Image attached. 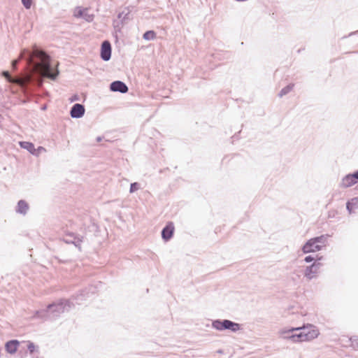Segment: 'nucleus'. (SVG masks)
<instances>
[{
    "label": "nucleus",
    "mask_w": 358,
    "mask_h": 358,
    "mask_svg": "<svg viewBox=\"0 0 358 358\" xmlns=\"http://www.w3.org/2000/svg\"><path fill=\"white\" fill-rule=\"evenodd\" d=\"M347 209H348L350 212H351V208H350V202H348V203H347Z\"/></svg>",
    "instance_id": "31"
},
{
    "label": "nucleus",
    "mask_w": 358,
    "mask_h": 358,
    "mask_svg": "<svg viewBox=\"0 0 358 358\" xmlns=\"http://www.w3.org/2000/svg\"><path fill=\"white\" fill-rule=\"evenodd\" d=\"M19 343V341L17 340H11L8 341L5 345L6 351L10 354L15 353L17 350Z\"/></svg>",
    "instance_id": "15"
},
{
    "label": "nucleus",
    "mask_w": 358,
    "mask_h": 358,
    "mask_svg": "<svg viewBox=\"0 0 358 358\" xmlns=\"http://www.w3.org/2000/svg\"><path fill=\"white\" fill-rule=\"evenodd\" d=\"M129 12H127L125 13L124 11H122L121 13H120L117 15V18L119 20H121V23L119 22V21L117 20H114L113 21V26L115 29L118 28L119 29H120V24L122 25V24L127 20H129Z\"/></svg>",
    "instance_id": "14"
},
{
    "label": "nucleus",
    "mask_w": 358,
    "mask_h": 358,
    "mask_svg": "<svg viewBox=\"0 0 358 358\" xmlns=\"http://www.w3.org/2000/svg\"><path fill=\"white\" fill-rule=\"evenodd\" d=\"M328 235H322L320 236L313 238L315 241V243L317 244H325L327 240Z\"/></svg>",
    "instance_id": "21"
},
{
    "label": "nucleus",
    "mask_w": 358,
    "mask_h": 358,
    "mask_svg": "<svg viewBox=\"0 0 358 358\" xmlns=\"http://www.w3.org/2000/svg\"><path fill=\"white\" fill-rule=\"evenodd\" d=\"M111 57V45L109 41H104L101 47V58L103 61H108Z\"/></svg>",
    "instance_id": "8"
},
{
    "label": "nucleus",
    "mask_w": 358,
    "mask_h": 358,
    "mask_svg": "<svg viewBox=\"0 0 358 358\" xmlns=\"http://www.w3.org/2000/svg\"><path fill=\"white\" fill-rule=\"evenodd\" d=\"M64 241L67 243H73L76 247L80 248V243L83 241V237H78L74 234L67 236L64 238Z\"/></svg>",
    "instance_id": "13"
},
{
    "label": "nucleus",
    "mask_w": 358,
    "mask_h": 358,
    "mask_svg": "<svg viewBox=\"0 0 358 358\" xmlns=\"http://www.w3.org/2000/svg\"><path fill=\"white\" fill-rule=\"evenodd\" d=\"M352 176H353L355 180L357 182H358V170L357 171H355L354 173H352Z\"/></svg>",
    "instance_id": "30"
},
{
    "label": "nucleus",
    "mask_w": 358,
    "mask_h": 358,
    "mask_svg": "<svg viewBox=\"0 0 358 358\" xmlns=\"http://www.w3.org/2000/svg\"><path fill=\"white\" fill-rule=\"evenodd\" d=\"M27 349L31 354H32L35 350V345L33 343L29 342L27 345Z\"/></svg>",
    "instance_id": "27"
},
{
    "label": "nucleus",
    "mask_w": 358,
    "mask_h": 358,
    "mask_svg": "<svg viewBox=\"0 0 358 358\" xmlns=\"http://www.w3.org/2000/svg\"><path fill=\"white\" fill-rule=\"evenodd\" d=\"M22 5L25 8L29 9L31 8L32 0H21Z\"/></svg>",
    "instance_id": "25"
},
{
    "label": "nucleus",
    "mask_w": 358,
    "mask_h": 358,
    "mask_svg": "<svg viewBox=\"0 0 358 358\" xmlns=\"http://www.w3.org/2000/svg\"><path fill=\"white\" fill-rule=\"evenodd\" d=\"M293 87H294V85L293 84H289L288 85H287L286 87H283L280 90V92L278 94V96L280 97H282L283 96L286 95L289 92H291L292 90Z\"/></svg>",
    "instance_id": "18"
},
{
    "label": "nucleus",
    "mask_w": 358,
    "mask_h": 358,
    "mask_svg": "<svg viewBox=\"0 0 358 358\" xmlns=\"http://www.w3.org/2000/svg\"><path fill=\"white\" fill-rule=\"evenodd\" d=\"M84 10L85 8L82 9L80 7L76 8L74 11V16L77 18L82 17L83 15V13H85Z\"/></svg>",
    "instance_id": "23"
},
{
    "label": "nucleus",
    "mask_w": 358,
    "mask_h": 358,
    "mask_svg": "<svg viewBox=\"0 0 358 358\" xmlns=\"http://www.w3.org/2000/svg\"><path fill=\"white\" fill-rule=\"evenodd\" d=\"M315 260V257L312 255L306 256L304 259V261L307 263L311 262Z\"/></svg>",
    "instance_id": "28"
},
{
    "label": "nucleus",
    "mask_w": 358,
    "mask_h": 358,
    "mask_svg": "<svg viewBox=\"0 0 358 358\" xmlns=\"http://www.w3.org/2000/svg\"><path fill=\"white\" fill-rule=\"evenodd\" d=\"M139 189H140V184L138 182H133L130 185L129 192L130 193H134V192H135L136 191H137Z\"/></svg>",
    "instance_id": "24"
},
{
    "label": "nucleus",
    "mask_w": 358,
    "mask_h": 358,
    "mask_svg": "<svg viewBox=\"0 0 358 358\" xmlns=\"http://www.w3.org/2000/svg\"><path fill=\"white\" fill-rule=\"evenodd\" d=\"M322 264L317 262H314L313 264L310 266H306L304 271V276L308 280H310L315 278L317 276V274L319 272L320 268Z\"/></svg>",
    "instance_id": "6"
},
{
    "label": "nucleus",
    "mask_w": 358,
    "mask_h": 358,
    "mask_svg": "<svg viewBox=\"0 0 358 358\" xmlns=\"http://www.w3.org/2000/svg\"><path fill=\"white\" fill-rule=\"evenodd\" d=\"M110 90L112 92H119L121 93H126L128 91V87L122 81L115 80L110 83Z\"/></svg>",
    "instance_id": "11"
},
{
    "label": "nucleus",
    "mask_w": 358,
    "mask_h": 358,
    "mask_svg": "<svg viewBox=\"0 0 358 358\" xmlns=\"http://www.w3.org/2000/svg\"><path fill=\"white\" fill-rule=\"evenodd\" d=\"M143 38L147 41L154 40L156 38V33L152 30L147 31L143 34Z\"/></svg>",
    "instance_id": "19"
},
{
    "label": "nucleus",
    "mask_w": 358,
    "mask_h": 358,
    "mask_svg": "<svg viewBox=\"0 0 358 358\" xmlns=\"http://www.w3.org/2000/svg\"><path fill=\"white\" fill-rule=\"evenodd\" d=\"M280 334L283 338L290 339L294 342H299L312 340L317 337L319 332L315 327L309 325L308 327L282 330Z\"/></svg>",
    "instance_id": "3"
},
{
    "label": "nucleus",
    "mask_w": 358,
    "mask_h": 358,
    "mask_svg": "<svg viewBox=\"0 0 358 358\" xmlns=\"http://www.w3.org/2000/svg\"><path fill=\"white\" fill-rule=\"evenodd\" d=\"M84 12L85 13H83L82 18L85 20L87 22H92L94 20V15L93 14L90 13L88 8H85Z\"/></svg>",
    "instance_id": "20"
},
{
    "label": "nucleus",
    "mask_w": 358,
    "mask_h": 358,
    "mask_svg": "<svg viewBox=\"0 0 358 358\" xmlns=\"http://www.w3.org/2000/svg\"><path fill=\"white\" fill-rule=\"evenodd\" d=\"M101 139H102L101 137L99 136L96 138V141L100 142V141H101Z\"/></svg>",
    "instance_id": "32"
},
{
    "label": "nucleus",
    "mask_w": 358,
    "mask_h": 358,
    "mask_svg": "<svg viewBox=\"0 0 358 358\" xmlns=\"http://www.w3.org/2000/svg\"><path fill=\"white\" fill-rule=\"evenodd\" d=\"M212 327L218 330H229L232 332H236L241 329V324L229 320H216L212 323Z\"/></svg>",
    "instance_id": "4"
},
{
    "label": "nucleus",
    "mask_w": 358,
    "mask_h": 358,
    "mask_svg": "<svg viewBox=\"0 0 358 358\" xmlns=\"http://www.w3.org/2000/svg\"><path fill=\"white\" fill-rule=\"evenodd\" d=\"M350 341L351 342V346L355 350H358V337L352 336L350 338Z\"/></svg>",
    "instance_id": "22"
},
{
    "label": "nucleus",
    "mask_w": 358,
    "mask_h": 358,
    "mask_svg": "<svg viewBox=\"0 0 358 358\" xmlns=\"http://www.w3.org/2000/svg\"><path fill=\"white\" fill-rule=\"evenodd\" d=\"M355 183H357V182L355 180L353 176H352V174H348L343 178L341 186L343 187H349Z\"/></svg>",
    "instance_id": "16"
},
{
    "label": "nucleus",
    "mask_w": 358,
    "mask_h": 358,
    "mask_svg": "<svg viewBox=\"0 0 358 358\" xmlns=\"http://www.w3.org/2000/svg\"><path fill=\"white\" fill-rule=\"evenodd\" d=\"M20 57L25 59L43 76L54 80L59 75V71L52 66L50 57L36 47L33 52L24 50L20 54Z\"/></svg>",
    "instance_id": "1"
},
{
    "label": "nucleus",
    "mask_w": 358,
    "mask_h": 358,
    "mask_svg": "<svg viewBox=\"0 0 358 358\" xmlns=\"http://www.w3.org/2000/svg\"><path fill=\"white\" fill-rule=\"evenodd\" d=\"M174 224L173 222H168L167 224L162 230V237L165 241H169L174 232Z\"/></svg>",
    "instance_id": "10"
},
{
    "label": "nucleus",
    "mask_w": 358,
    "mask_h": 358,
    "mask_svg": "<svg viewBox=\"0 0 358 358\" xmlns=\"http://www.w3.org/2000/svg\"><path fill=\"white\" fill-rule=\"evenodd\" d=\"M1 75L3 78H6L7 82L12 83V84H16L19 86H20L22 88H24L25 85H27V83L28 82V78H22L20 77H13L9 71H3L1 73Z\"/></svg>",
    "instance_id": "5"
},
{
    "label": "nucleus",
    "mask_w": 358,
    "mask_h": 358,
    "mask_svg": "<svg viewBox=\"0 0 358 358\" xmlns=\"http://www.w3.org/2000/svg\"><path fill=\"white\" fill-rule=\"evenodd\" d=\"M36 153H33V155L38 156L42 152H45L46 150L42 146H39L38 148H35Z\"/></svg>",
    "instance_id": "26"
},
{
    "label": "nucleus",
    "mask_w": 358,
    "mask_h": 358,
    "mask_svg": "<svg viewBox=\"0 0 358 358\" xmlns=\"http://www.w3.org/2000/svg\"><path fill=\"white\" fill-rule=\"evenodd\" d=\"M85 112V109L83 105L75 103L71 108L70 115L73 118H80L84 115Z\"/></svg>",
    "instance_id": "9"
},
{
    "label": "nucleus",
    "mask_w": 358,
    "mask_h": 358,
    "mask_svg": "<svg viewBox=\"0 0 358 358\" xmlns=\"http://www.w3.org/2000/svg\"><path fill=\"white\" fill-rule=\"evenodd\" d=\"M322 259V257H319L318 255H317V260H321Z\"/></svg>",
    "instance_id": "33"
},
{
    "label": "nucleus",
    "mask_w": 358,
    "mask_h": 358,
    "mask_svg": "<svg viewBox=\"0 0 358 358\" xmlns=\"http://www.w3.org/2000/svg\"><path fill=\"white\" fill-rule=\"evenodd\" d=\"M29 209L28 203L24 200H20L15 207V212L17 213L25 215Z\"/></svg>",
    "instance_id": "12"
},
{
    "label": "nucleus",
    "mask_w": 358,
    "mask_h": 358,
    "mask_svg": "<svg viewBox=\"0 0 358 358\" xmlns=\"http://www.w3.org/2000/svg\"><path fill=\"white\" fill-rule=\"evenodd\" d=\"M356 33H358V31Z\"/></svg>",
    "instance_id": "35"
},
{
    "label": "nucleus",
    "mask_w": 358,
    "mask_h": 358,
    "mask_svg": "<svg viewBox=\"0 0 358 358\" xmlns=\"http://www.w3.org/2000/svg\"><path fill=\"white\" fill-rule=\"evenodd\" d=\"M355 33V32H352V33H350V34H349V36H351V35L354 34Z\"/></svg>",
    "instance_id": "34"
},
{
    "label": "nucleus",
    "mask_w": 358,
    "mask_h": 358,
    "mask_svg": "<svg viewBox=\"0 0 358 358\" xmlns=\"http://www.w3.org/2000/svg\"><path fill=\"white\" fill-rule=\"evenodd\" d=\"M18 62L19 61L17 59L13 60L12 62L11 66L14 71H15L17 69V66Z\"/></svg>",
    "instance_id": "29"
},
{
    "label": "nucleus",
    "mask_w": 358,
    "mask_h": 358,
    "mask_svg": "<svg viewBox=\"0 0 358 358\" xmlns=\"http://www.w3.org/2000/svg\"><path fill=\"white\" fill-rule=\"evenodd\" d=\"M21 148L28 150L31 154L36 153L34 145L31 142L21 141L20 142Z\"/></svg>",
    "instance_id": "17"
},
{
    "label": "nucleus",
    "mask_w": 358,
    "mask_h": 358,
    "mask_svg": "<svg viewBox=\"0 0 358 358\" xmlns=\"http://www.w3.org/2000/svg\"><path fill=\"white\" fill-rule=\"evenodd\" d=\"M322 245L315 243L313 238L308 240L302 247V251L303 253H310L317 251H320L322 249Z\"/></svg>",
    "instance_id": "7"
},
{
    "label": "nucleus",
    "mask_w": 358,
    "mask_h": 358,
    "mask_svg": "<svg viewBox=\"0 0 358 358\" xmlns=\"http://www.w3.org/2000/svg\"><path fill=\"white\" fill-rule=\"evenodd\" d=\"M74 307L73 303L70 299H60L57 302L49 304L46 309L36 312V317L55 320L64 312L69 311Z\"/></svg>",
    "instance_id": "2"
}]
</instances>
